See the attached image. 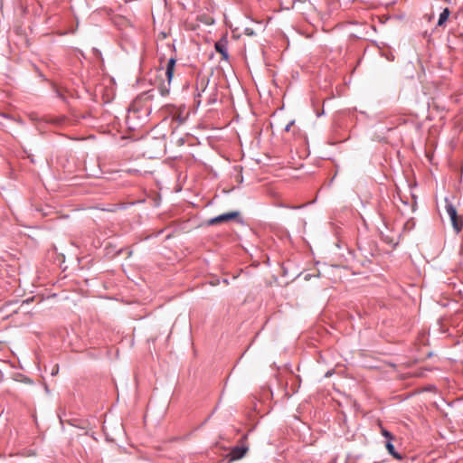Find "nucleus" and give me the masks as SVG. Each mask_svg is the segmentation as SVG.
I'll list each match as a JSON object with an SVG mask.
<instances>
[{
    "label": "nucleus",
    "instance_id": "nucleus-15",
    "mask_svg": "<svg viewBox=\"0 0 463 463\" xmlns=\"http://www.w3.org/2000/svg\"><path fill=\"white\" fill-rule=\"evenodd\" d=\"M56 373H58V370H53V372H52V374H54Z\"/></svg>",
    "mask_w": 463,
    "mask_h": 463
},
{
    "label": "nucleus",
    "instance_id": "nucleus-2",
    "mask_svg": "<svg viewBox=\"0 0 463 463\" xmlns=\"http://www.w3.org/2000/svg\"><path fill=\"white\" fill-rule=\"evenodd\" d=\"M240 217V212L233 211L230 213H226L223 214H220L216 217H213L210 220H208L207 223L208 225H217L225 222H230L232 220H235Z\"/></svg>",
    "mask_w": 463,
    "mask_h": 463
},
{
    "label": "nucleus",
    "instance_id": "nucleus-11",
    "mask_svg": "<svg viewBox=\"0 0 463 463\" xmlns=\"http://www.w3.org/2000/svg\"><path fill=\"white\" fill-rule=\"evenodd\" d=\"M149 112H150V108L149 107L146 108L145 109V113L148 114Z\"/></svg>",
    "mask_w": 463,
    "mask_h": 463
},
{
    "label": "nucleus",
    "instance_id": "nucleus-13",
    "mask_svg": "<svg viewBox=\"0 0 463 463\" xmlns=\"http://www.w3.org/2000/svg\"><path fill=\"white\" fill-rule=\"evenodd\" d=\"M246 32H248L249 34H252V32L249 31V29H246Z\"/></svg>",
    "mask_w": 463,
    "mask_h": 463
},
{
    "label": "nucleus",
    "instance_id": "nucleus-7",
    "mask_svg": "<svg viewBox=\"0 0 463 463\" xmlns=\"http://www.w3.org/2000/svg\"><path fill=\"white\" fill-rule=\"evenodd\" d=\"M450 15V11L449 8H445L441 14H439V20H438V26L443 27L445 26L449 17Z\"/></svg>",
    "mask_w": 463,
    "mask_h": 463
},
{
    "label": "nucleus",
    "instance_id": "nucleus-14",
    "mask_svg": "<svg viewBox=\"0 0 463 463\" xmlns=\"http://www.w3.org/2000/svg\"><path fill=\"white\" fill-rule=\"evenodd\" d=\"M246 32H248L249 34H252V32L249 31V29H246Z\"/></svg>",
    "mask_w": 463,
    "mask_h": 463
},
{
    "label": "nucleus",
    "instance_id": "nucleus-12",
    "mask_svg": "<svg viewBox=\"0 0 463 463\" xmlns=\"http://www.w3.org/2000/svg\"><path fill=\"white\" fill-rule=\"evenodd\" d=\"M246 32H248L249 34H252V32L249 31V29H246Z\"/></svg>",
    "mask_w": 463,
    "mask_h": 463
},
{
    "label": "nucleus",
    "instance_id": "nucleus-8",
    "mask_svg": "<svg viewBox=\"0 0 463 463\" xmlns=\"http://www.w3.org/2000/svg\"><path fill=\"white\" fill-rule=\"evenodd\" d=\"M385 448L388 450V452L392 456H393V458H395L397 459H401L402 458L401 455L395 451L394 446L392 445V440H387V442L385 444Z\"/></svg>",
    "mask_w": 463,
    "mask_h": 463
},
{
    "label": "nucleus",
    "instance_id": "nucleus-4",
    "mask_svg": "<svg viewBox=\"0 0 463 463\" xmlns=\"http://www.w3.org/2000/svg\"><path fill=\"white\" fill-rule=\"evenodd\" d=\"M214 47L216 52L222 55V59L228 60L229 54L227 51V41L225 39H222L215 43Z\"/></svg>",
    "mask_w": 463,
    "mask_h": 463
},
{
    "label": "nucleus",
    "instance_id": "nucleus-17",
    "mask_svg": "<svg viewBox=\"0 0 463 463\" xmlns=\"http://www.w3.org/2000/svg\"><path fill=\"white\" fill-rule=\"evenodd\" d=\"M56 373H58V370H53V372H52V374H54Z\"/></svg>",
    "mask_w": 463,
    "mask_h": 463
},
{
    "label": "nucleus",
    "instance_id": "nucleus-1",
    "mask_svg": "<svg viewBox=\"0 0 463 463\" xmlns=\"http://www.w3.org/2000/svg\"><path fill=\"white\" fill-rule=\"evenodd\" d=\"M446 211L450 218L453 228L457 232H459L463 226L462 219L458 215L456 208L451 203H447Z\"/></svg>",
    "mask_w": 463,
    "mask_h": 463
},
{
    "label": "nucleus",
    "instance_id": "nucleus-6",
    "mask_svg": "<svg viewBox=\"0 0 463 463\" xmlns=\"http://www.w3.org/2000/svg\"><path fill=\"white\" fill-rule=\"evenodd\" d=\"M175 66V59L170 58L168 60L166 70H165V76L168 80V82H170L173 78Z\"/></svg>",
    "mask_w": 463,
    "mask_h": 463
},
{
    "label": "nucleus",
    "instance_id": "nucleus-16",
    "mask_svg": "<svg viewBox=\"0 0 463 463\" xmlns=\"http://www.w3.org/2000/svg\"><path fill=\"white\" fill-rule=\"evenodd\" d=\"M56 373H58V370H53V372H52V374H54Z\"/></svg>",
    "mask_w": 463,
    "mask_h": 463
},
{
    "label": "nucleus",
    "instance_id": "nucleus-10",
    "mask_svg": "<svg viewBox=\"0 0 463 463\" xmlns=\"http://www.w3.org/2000/svg\"><path fill=\"white\" fill-rule=\"evenodd\" d=\"M295 121L294 120H291L290 122H288L286 127H285V131L288 132L291 128V127L294 125Z\"/></svg>",
    "mask_w": 463,
    "mask_h": 463
},
{
    "label": "nucleus",
    "instance_id": "nucleus-5",
    "mask_svg": "<svg viewBox=\"0 0 463 463\" xmlns=\"http://www.w3.org/2000/svg\"><path fill=\"white\" fill-rule=\"evenodd\" d=\"M248 448L243 446L234 447L230 453L232 460H237L241 458L247 452Z\"/></svg>",
    "mask_w": 463,
    "mask_h": 463
},
{
    "label": "nucleus",
    "instance_id": "nucleus-3",
    "mask_svg": "<svg viewBox=\"0 0 463 463\" xmlns=\"http://www.w3.org/2000/svg\"><path fill=\"white\" fill-rule=\"evenodd\" d=\"M152 98L153 95L150 93V91L142 93L132 102L129 111H132L134 113L139 112L141 110L143 103L150 100Z\"/></svg>",
    "mask_w": 463,
    "mask_h": 463
},
{
    "label": "nucleus",
    "instance_id": "nucleus-9",
    "mask_svg": "<svg viewBox=\"0 0 463 463\" xmlns=\"http://www.w3.org/2000/svg\"><path fill=\"white\" fill-rule=\"evenodd\" d=\"M382 434L388 439V440H392L393 439L392 435L390 431L386 430L385 429H382Z\"/></svg>",
    "mask_w": 463,
    "mask_h": 463
}]
</instances>
